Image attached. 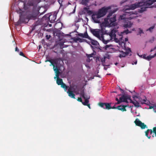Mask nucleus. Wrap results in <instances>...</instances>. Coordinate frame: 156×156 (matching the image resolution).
I'll use <instances>...</instances> for the list:
<instances>
[{
  "mask_svg": "<svg viewBox=\"0 0 156 156\" xmlns=\"http://www.w3.org/2000/svg\"><path fill=\"white\" fill-rule=\"evenodd\" d=\"M118 10V9L111 11L107 16L106 18L104 19V22L101 24V29L100 30L101 34L103 35V32L105 31V27H115L116 26L117 23L115 22L116 21V16L115 15H112V14Z\"/></svg>",
  "mask_w": 156,
  "mask_h": 156,
  "instance_id": "nucleus-1",
  "label": "nucleus"
},
{
  "mask_svg": "<svg viewBox=\"0 0 156 156\" xmlns=\"http://www.w3.org/2000/svg\"><path fill=\"white\" fill-rule=\"evenodd\" d=\"M117 32V30L115 28L113 29L109 34H108L109 33L108 32V31L105 30L103 32V35L106 34L107 36H108L109 37L112 38H114L116 42H119L120 41H122V35L124 33H126V34H127L129 33H130L131 32L130 31H129L127 29L126 30H124L123 32H121V34L119 35L120 37L119 38H118L116 37V33Z\"/></svg>",
  "mask_w": 156,
  "mask_h": 156,
  "instance_id": "nucleus-2",
  "label": "nucleus"
},
{
  "mask_svg": "<svg viewBox=\"0 0 156 156\" xmlns=\"http://www.w3.org/2000/svg\"><path fill=\"white\" fill-rule=\"evenodd\" d=\"M111 9V7L109 6L106 8L103 7L99 9L97 13L92 16V17L94 22L97 23H99L100 20L98 19L104 16L106 14L108 10Z\"/></svg>",
  "mask_w": 156,
  "mask_h": 156,
  "instance_id": "nucleus-3",
  "label": "nucleus"
},
{
  "mask_svg": "<svg viewBox=\"0 0 156 156\" xmlns=\"http://www.w3.org/2000/svg\"><path fill=\"white\" fill-rule=\"evenodd\" d=\"M155 2H156V0H141L140 1L138 2L137 3L132 4L131 7L133 9H135L142 5L147 6L148 8L149 6Z\"/></svg>",
  "mask_w": 156,
  "mask_h": 156,
  "instance_id": "nucleus-4",
  "label": "nucleus"
},
{
  "mask_svg": "<svg viewBox=\"0 0 156 156\" xmlns=\"http://www.w3.org/2000/svg\"><path fill=\"white\" fill-rule=\"evenodd\" d=\"M91 32L95 37L99 40L102 41L104 43L106 44L110 41L109 39L105 40L104 39V36L101 34L100 30L99 29H92L90 30Z\"/></svg>",
  "mask_w": 156,
  "mask_h": 156,
  "instance_id": "nucleus-5",
  "label": "nucleus"
},
{
  "mask_svg": "<svg viewBox=\"0 0 156 156\" xmlns=\"http://www.w3.org/2000/svg\"><path fill=\"white\" fill-rule=\"evenodd\" d=\"M131 5L128 8H125L124 11L125 12V15L129 16L127 18L130 20L133 19L137 17V12L136 11H131V10H134L131 7Z\"/></svg>",
  "mask_w": 156,
  "mask_h": 156,
  "instance_id": "nucleus-6",
  "label": "nucleus"
},
{
  "mask_svg": "<svg viewBox=\"0 0 156 156\" xmlns=\"http://www.w3.org/2000/svg\"><path fill=\"white\" fill-rule=\"evenodd\" d=\"M40 13L39 10H38L36 12H34L32 14H30L28 16V19L30 20H36L37 19L38 16Z\"/></svg>",
  "mask_w": 156,
  "mask_h": 156,
  "instance_id": "nucleus-7",
  "label": "nucleus"
},
{
  "mask_svg": "<svg viewBox=\"0 0 156 156\" xmlns=\"http://www.w3.org/2000/svg\"><path fill=\"white\" fill-rule=\"evenodd\" d=\"M119 99H121V102H125L127 103H128L127 100H129V101H130V100H131V96L127 94H123L122 96L119 98Z\"/></svg>",
  "mask_w": 156,
  "mask_h": 156,
  "instance_id": "nucleus-8",
  "label": "nucleus"
},
{
  "mask_svg": "<svg viewBox=\"0 0 156 156\" xmlns=\"http://www.w3.org/2000/svg\"><path fill=\"white\" fill-rule=\"evenodd\" d=\"M57 13L55 12L51 13L49 20L51 23H54L56 19Z\"/></svg>",
  "mask_w": 156,
  "mask_h": 156,
  "instance_id": "nucleus-9",
  "label": "nucleus"
},
{
  "mask_svg": "<svg viewBox=\"0 0 156 156\" xmlns=\"http://www.w3.org/2000/svg\"><path fill=\"white\" fill-rule=\"evenodd\" d=\"M134 122L136 126L140 127L142 129H144L146 127V125L138 119H136Z\"/></svg>",
  "mask_w": 156,
  "mask_h": 156,
  "instance_id": "nucleus-10",
  "label": "nucleus"
},
{
  "mask_svg": "<svg viewBox=\"0 0 156 156\" xmlns=\"http://www.w3.org/2000/svg\"><path fill=\"white\" fill-rule=\"evenodd\" d=\"M99 106L104 109H110V103H103L100 102L98 103Z\"/></svg>",
  "mask_w": 156,
  "mask_h": 156,
  "instance_id": "nucleus-11",
  "label": "nucleus"
},
{
  "mask_svg": "<svg viewBox=\"0 0 156 156\" xmlns=\"http://www.w3.org/2000/svg\"><path fill=\"white\" fill-rule=\"evenodd\" d=\"M39 3L36 0H29L27 5L29 6H34V7L37 6V4Z\"/></svg>",
  "mask_w": 156,
  "mask_h": 156,
  "instance_id": "nucleus-12",
  "label": "nucleus"
},
{
  "mask_svg": "<svg viewBox=\"0 0 156 156\" xmlns=\"http://www.w3.org/2000/svg\"><path fill=\"white\" fill-rule=\"evenodd\" d=\"M128 107L127 105H121L116 107V108L119 110H121L122 112L126 111V107Z\"/></svg>",
  "mask_w": 156,
  "mask_h": 156,
  "instance_id": "nucleus-13",
  "label": "nucleus"
},
{
  "mask_svg": "<svg viewBox=\"0 0 156 156\" xmlns=\"http://www.w3.org/2000/svg\"><path fill=\"white\" fill-rule=\"evenodd\" d=\"M80 95L85 99H87V100H88L90 98V97L89 95L85 94L83 90L80 91Z\"/></svg>",
  "mask_w": 156,
  "mask_h": 156,
  "instance_id": "nucleus-14",
  "label": "nucleus"
},
{
  "mask_svg": "<svg viewBox=\"0 0 156 156\" xmlns=\"http://www.w3.org/2000/svg\"><path fill=\"white\" fill-rule=\"evenodd\" d=\"M67 93L68 94L69 96L71 97L72 98H75V95L72 91L70 88H69L68 91H67Z\"/></svg>",
  "mask_w": 156,
  "mask_h": 156,
  "instance_id": "nucleus-15",
  "label": "nucleus"
},
{
  "mask_svg": "<svg viewBox=\"0 0 156 156\" xmlns=\"http://www.w3.org/2000/svg\"><path fill=\"white\" fill-rule=\"evenodd\" d=\"M133 25V23L130 21H128L124 24L123 27L125 28H129L131 27Z\"/></svg>",
  "mask_w": 156,
  "mask_h": 156,
  "instance_id": "nucleus-16",
  "label": "nucleus"
},
{
  "mask_svg": "<svg viewBox=\"0 0 156 156\" xmlns=\"http://www.w3.org/2000/svg\"><path fill=\"white\" fill-rule=\"evenodd\" d=\"M78 35L83 37V38H85L89 39L90 38L88 36L87 32H85L84 34L80 33L78 34Z\"/></svg>",
  "mask_w": 156,
  "mask_h": 156,
  "instance_id": "nucleus-17",
  "label": "nucleus"
},
{
  "mask_svg": "<svg viewBox=\"0 0 156 156\" xmlns=\"http://www.w3.org/2000/svg\"><path fill=\"white\" fill-rule=\"evenodd\" d=\"M129 102L133 103L135 107L138 108L141 107V105H140L139 103L136 101H133L132 99L130 100Z\"/></svg>",
  "mask_w": 156,
  "mask_h": 156,
  "instance_id": "nucleus-18",
  "label": "nucleus"
},
{
  "mask_svg": "<svg viewBox=\"0 0 156 156\" xmlns=\"http://www.w3.org/2000/svg\"><path fill=\"white\" fill-rule=\"evenodd\" d=\"M54 70L56 73V76L54 77V78L55 79L56 78H57V79L60 78L59 77V74L60 73L59 69H58L57 68H54Z\"/></svg>",
  "mask_w": 156,
  "mask_h": 156,
  "instance_id": "nucleus-19",
  "label": "nucleus"
},
{
  "mask_svg": "<svg viewBox=\"0 0 156 156\" xmlns=\"http://www.w3.org/2000/svg\"><path fill=\"white\" fill-rule=\"evenodd\" d=\"M142 7L140 8V9H139L138 10L139 12L140 13H141L144 11H145L146 10V9L148 8L147 6H144V5L140 6L138 7Z\"/></svg>",
  "mask_w": 156,
  "mask_h": 156,
  "instance_id": "nucleus-20",
  "label": "nucleus"
},
{
  "mask_svg": "<svg viewBox=\"0 0 156 156\" xmlns=\"http://www.w3.org/2000/svg\"><path fill=\"white\" fill-rule=\"evenodd\" d=\"M20 19L17 22V23L18 24H21L22 23H23L25 19L24 17H23V16L21 14L20 15Z\"/></svg>",
  "mask_w": 156,
  "mask_h": 156,
  "instance_id": "nucleus-21",
  "label": "nucleus"
},
{
  "mask_svg": "<svg viewBox=\"0 0 156 156\" xmlns=\"http://www.w3.org/2000/svg\"><path fill=\"white\" fill-rule=\"evenodd\" d=\"M89 1V0H80V3L82 5L87 6Z\"/></svg>",
  "mask_w": 156,
  "mask_h": 156,
  "instance_id": "nucleus-22",
  "label": "nucleus"
},
{
  "mask_svg": "<svg viewBox=\"0 0 156 156\" xmlns=\"http://www.w3.org/2000/svg\"><path fill=\"white\" fill-rule=\"evenodd\" d=\"M40 25V24H39V22L38 21H36L33 25V27L32 29V30H33L35 29L36 28V27Z\"/></svg>",
  "mask_w": 156,
  "mask_h": 156,
  "instance_id": "nucleus-23",
  "label": "nucleus"
},
{
  "mask_svg": "<svg viewBox=\"0 0 156 156\" xmlns=\"http://www.w3.org/2000/svg\"><path fill=\"white\" fill-rule=\"evenodd\" d=\"M147 130H149V133L150 132L151 134L153 132L155 134V136L156 137V127L153 128V130L151 129H148Z\"/></svg>",
  "mask_w": 156,
  "mask_h": 156,
  "instance_id": "nucleus-24",
  "label": "nucleus"
},
{
  "mask_svg": "<svg viewBox=\"0 0 156 156\" xmlns=\"http://www.w3.org/2000/svg\"><path fill=\"white\" fill-rule=\"evenodd\" d=\"M84 10L86 11L89 14H91L93 12L92 11L89 10V7H85L83 8Z\"/></svg>",
  "mask_w": 156,
  "mask_h": 156,
  "instance_id": "nucleus-25",
  "label": "nucleus"
},
{
  "mask_svg": "<svg viewBox=\"0 0 156 156\" xmlns=\"http://www.w3.org/2000/svg\"><path fill=\"white\" fill-rule=\"evenodd\" d=\"M63 83L62 80V79H57L56 83L58 85H61Z\"/></svg>",
  "mask_w": 156,
  "mask_h": 156,
  "instance_id": "nucleus-26",
  "label": "nucleus"
},
{
  "mask_svg": "<svg viewBox=\"0 0 156 156\" xmlns=\"http://www.w3.org/2000/svg\"><path fill=\"white\" fill-rule=\"evenodd\" d=\"M156 56V53L154 54V55L152 56H147L146 60L148 61L150 60L152 58H154Z\"/></svg>",
  "mask_w": 156,
  "mask_h": 156,
  "instance_id": "nucleus-27",
  "label": "nucleus"
},
{
  "mask_svg": "<svg viewBox=\"0 0 156 156\" xmlns=\"http://www.w3.org/2000/svg\"><path fill=\"white\" fill-rule=\"evenodd\" d=\"M51 13H48L45 15L43 17L45 19V20H49Z\"/></svg>",
  "mask_w": 156,
  "mask_h": 156,
  "instance_id": "nucleus-28",
  "label": "nucleus"
},
{
  "mask_svg": "<svg viewBox=\"0 0 156 156\" xmlns=\"http://www.w3.org/2000/svg\"><path fill=\"white\" fill-rule=\"evenodd\" d=\"M127 55L126 52H123L122 51V54H120L119 55V57L120 58L125 57Z\"/></svg>",
  "mask_w": 156,
  "mask_h": 156,
  "instance_id": "nucleus-29",
  "label": "nucleus"
},
{
  "mask_svg": "<svg viewBox=\"0 0 156 156\" xmlns=\"http://www.w3.org/2000/svg\"><path fill=\"white\" fill-rule=\"evenodd\" d=\"M89 102V101L88 100H87V99H85V101L82 102V103L84 105L86 106V105H87L88 104Z\"/></svg>",
  "mask_w": 156,
  "mask_h": 156,
  "instance_id": "nucleus-30",
  "label": "nucleus"
},
{
  "mask_svg": "<svg viewBox=\"0 0 156 156\" xmlns=\"http://www.w3.org/2000/svg\"><path fill=\"white\" fill-rule=\"evenodd\" d=\"M154 28V26H152L150 28H149L147 30V31H149L151 32H152Z\"/></svg>",
  "mask_w": 156,
  "mask_h": 156,
  "instance_id": "nucleus-31",
  "label": "nucleus"
},
{
  "mask_svg": "<svg viewBox=\"0 0 156 156\" xmlns=\"http://www.w3.org/2000/svg\"><path fill=\"white\" fill-rule=\"evenodd\" d=\"M124 14L123 15H121L120 16V18L122 19V20H123V19H126V17L125 16H126V15H125V12L124 11ZM126 16H127V15H126Z\"/></svg>",
  "mask_w": 156,
  "mask_h": 156,
  "instance_id": "nucleus-32",
  "label": "nucleus"
},
{
  "mask_svg": "<svg viewBox=\"0 0 156 156\" xmlns=\"http://www.w3.org/2000/svg\"><path fill=\"white\" fill-rule=\"evenodd\" d=\"M98 43V42H97L96 41L93 40L91 42V44L94 45H97V44Z\"/></svg>",
  "mask_w": 156,
  "mask_h": 156,
  "instance_id": "nucleus-33",
  "label": "nucleus"
},
{
  "mask_svg": "<svg viewBox=\"0 0 156 156\" xmlns=\"http://www.w3.org/2000/svg\"><path fill=\"white\" fill-rule=\"evenodd\" d=\"M115 100L117 101V102L115 104V105H118L120 104L121 102V99L120 100L118 98H116L115 99Z\"/></svg>",
  "mask_w": 156,
  "mask_h": 156,
  "instance_id": "nucleus-34",
  "label": "nucleus"
},
{
  "mask_svg": "<svg viewBox=\"0 0 156 156\" xmlns=\"http://www.w3.org/2000/svg\"><path fill=\"white\" fill-rule=\"evenodd\" d=\"M58 31H53V34L54 36H59V34L58 33Z\"/></svg>",
  "mask_w": 156,
  "mask_h": 156,
  "instance_id": "nucleus-35",
  "label": "nucleus"
},
{
  "mask_svg": "<svg viewBox=\"0 0 156 156\" xmlns=\"http://www.w3.org/2000/svg\"><path fill=\"white\" fill-rule=\"evenodd\" d=\"M106 58V57L105 56H104L103 58H102V59H101V62L103 63H105V59Z\"/></svg>",
  "mask_w": 156,
  "mask_h": 156,
  "instance_id": "nucleus-36",
  "label": "nucleus"
},
{
  "mask_svg": "<svg viewBox=\"0 0 156 156\" xmlns=\"http://www.w3.org/2000/svg\"><path fill=\"white\" fill-rule=\"evenodd\" d=\"M131 52V50H130V48H128L126 50L125 52L126 53L127 55H128L129 53Z\"/></svg>",
  "mask_w": 156,
  "mask_h": 156,
  "instance_id": "nucleus-37",
  "label": "nucleus"
},
{
  "mask_svg": "<svg viewBox=\"0 0 156 156\" xmlns=\"http://www.w3.org/2000/svg\"><path fill=\"white\" fill-rule=\"evenodd\" d=\"M149 133V130H147L145 132V135L148 138V139H150L151 137V136H148V133Z\"/></svg>",
  "mask_w": 156,
  "mask_h": 156,
  "instance_id": "nucleus-38",
  "label": "nucleus"
},
{
  "mask_svg": "<svg viewBox=\"0 0 156 156\" xmlns=\"http://www.w3.org/2000/svg\"><path fill=\"white\" fill-rule=\"evenodd\" d=\"M154 37H153L152 38L149 40L148 42L150 43H152L153 41H154Z\"/></svg>",
  "mask_w": 156,
  "mask_h": 156,
  "instance_id": "nucleus-39",
  "label": "nucleus"
},
{
  "mask_svg": "<svg viewBox=\"0 0 156 156\" xmlns=\"http://www.w3.org/2000/svg\"><path fill=\"white\" fill-rule=\"evenodd\" d=\"M45 62H51V64H52V65H53V66L54 68L55 66L54 64L53 63V62H52L51 61V60H50V59L47 60H46Z\"/></svg>",
  "mask_w": 156,
  "mask_h": 156,
  "instance_id": "nucleus-40",
  "label": "nucleus"
},
{
  "mask_svg": "<svg viewBox=\"0 0 156 156\" xmlns=\"http://www.w3.org/2000/svg\"><path fill=\"white\" fill-rule=\"evenodd\" d=\"M93 55H94L93 54H89V55H87V57L88 58H90V57H92Z\"/></svg>",
  "mask_w": 156,
  "mask_h": 156,
  "instance_id": "nucleus-41",
  "label": "nucleus"
},
{
  "mask_svg": "<svg viewBox=\"0 0 156 156\" xmlns=\"http://www.w3.org/2000/svg\"><path fill=\"white\" fill-rule=\"evenodd\" d=\"M78 41H79L80 42H82L84 41V39H82L78 37Z\"/></svg>",
  "mask_w": 156,
  "mask_h": 156,
  "instance_id": "nucleus-42",
  "label": "nucleus"
},
{
  "mask_svg": "<svg viewBox=\"0 0 156 156\" xmlns=\"http://www.w3.org/2000/svg\"><path fill=\"white\" fill-rule=\"evenodd\" d=\"M61 87L63 88H64V87H66V86H67L64 83H63L61 84Z\"/></svg>",
  "mask_w": 156,
  "mask_h": 156,
  "instance_id": "nucleus-43",
  "label": "nucleus"
},
{
  "mask_svg": "<svg viewBox=\"0 0 156 156\" xmlns=\"http://www.w3.org/2000/svg\"><path fill=\"white\" fill-rule=\"evenodd\" d=\"M139 31L138 33L139 34H141L142 33H144L143 30L141 29L140 28H139Z\"/></svg>",
  "mask_w": 156,
  "mask_h": 156,
  "instance_id": "nucleus-44",
  "label": "nucleus"
},
{
  "mask_svg": "<svg viewBox=\"0 0 156 156\" xmlns=\"http://www.w3.org/2000/svg\"><path fill=\"white\" fill-rule=\"evenodd\" d=\"M63 0H58V2L59 4H60V6H62V2H63Z\"/></svg>",
  "mask_w": 156,
  "mask_h": 156,
  "instance_id": "nucleus-45",
  "label": "nucleus"
},
{
  "mask_svg": "<svg viewBox=\"0 0 156 156\" xmlns=\"http://www.w3.org/2000/svg\"><path fill=\"white\" fill-rule=\"evenodd\" d=\"M45 37L47 40H48L51 37V36L50 35H46Z\"/></svg>",
  "mask_w": 156,
  "mask_h": 156,
  "instance_id": "nucleus-46",
  "label": "nucleus"
},
{
  "mask_svg": "<svg viewBox=\"0 0 156 156\" xmlns=\"http://www.w3.org/2000/svg\"><path fill=\"white\" fill-rule=\"evenodd\" d=\"M20 55L23 56V57H25V56L23 53L22 52H20Z\"/></svg>",
  "mask_w": 156,
  "mask_h": 156,
  "instance_id": "nucleus-47",
  "label": "nucleus"
},
{
  "mask_svg": "<svg viewBox=\"0 0 156 156\" xmlns=\"http://www.w3.org/2000/svg\"><path fill=\"white\" fill-rule=\"evenodd\" d=\"M77 101L80 102H82V99L81 98H78Z\"/></svg>",
  "mask_w": 156,
  "mask_h": 156,
  "instance_id": "nucleus-48",
  "label": "nucleus"
},
{
  "mask_svg": "<svg viewBox=\"0 0 156 156\" xmlns=\"http://www.w3.org/2000/svg\"><path fill=\"white\" fill-rule=\"evenodd\" d=\"M78 37L77 38H76V37H75L73 39V40L74 41H75V42H77L78 41Z\"/></svg>",
  "mask_w": 156,
  "mask_h": 156,
  "instance_id": "nucleus-49",
  "label": "nucleus"
},
{
  "mask_svg": "<svg viewBox=\"0 0 156 156\" xmlns=\"http://www.w3.org/2000/svg\"><path fill=\"white\" fill-rule=\"evenodd\" d=\"M146 101L145 100V99H144L141 102V103L142 104H145V102Z\"/></svg>",
  "mask_w": 156,
  "mask_h": 156,
  "instance_id": "nucleus-50",
  "label": "nucleus"
},
{
  "mask_svg": "<svg viewBox=\"0 0 156 156\" xmlns=\"http://www.w3.org/2000/svg\"><path fill=\"white\" fill-rule=\"evenodd\" d=\"M109 46L108 45H105V46L104 47L105 48V49L106 50L107 48H109Z\"/></svg>",
  "mask_w": 156,
  "mask_h": 156,
  "instance_id": "nucleus-51",
  "label": "nucleus"
},
{
  "mask_svg": "<svg viewBox=\"0 0 156 156\" xmlns=\"http://www.w3.org/2000/svg\"><path fill=\"white\" fill-rule=\"evenodd\" d=\"M110 109H117V108H116V107H115V106H113V107H111V106H110Z\"/></svg>",
  "mask_w": 156,
  "mask_h": 156,
  "instance_id": "nucleus-52",
  "label": "nucleus"
},
{
  "mask_svg": "<svg viewBox=\"0 0 156 156\" xmlns=\"http://www.w3.org/2000/svg\"><path fill=\"white\" fill-rule=\"evenodd\" d=\"M68 87L67 86L63 88L65 90V91H66L67 90V89H68Z\"/></svg>",
  "mask_w": 156,
  "mask_h": 156,
  "instance_id": "nucleus-53",
  "label": "nucleus"
},
{
  "mask_svg": "<svg viewBox=\"0 0 156 156\" xmlns=\"http://www.w3.org/2000/svg\"><path fill=\"white\" fill-rule=\"evenodd\" d=\"M143 58L145 59H146V58H147V55H143Z\"/></svg>",
  "mask_w": 156,
  "mask_h": 156,
  "instance_id": "nucleus-54",
  "label": "nucleus"
},
{
  "mask_svg": "<svg viewBox=\"0 0 156 156\" xmlns=\"http://www.w3.org/2000/svg\"><path fill=\"white\" fill-rule=\"evenodd\" d=\"M15 51L18 52L19 51V50L17 47H16L15 48Z\"/></svg>",
  "mask_w": 156,
  "mask_h": 156,
  "instance_id": "nucleus-55",
  "label": "nucleus"
},
{
  "mask_svg": "<svg viewBox=\"0 0 156 156\" xmlns=\"http://www.w3.org/2000/svg\"><path fill=\"white\" fill-rule=\"evenodd\" d=\"M90 104H88L87 105H86V106H87L88 107L90 108Z\"/></svg>",
  "mask_w": 156,
  "mask_h": 156,
  "instance_id": "nucleus-56",
  "label": "nucleus"
},
{
  "mask_svg": "<svg viewBox=\"0 0 156 156\" xmlns=\"http://www.w3.org/2000/svg\"><path fill=\"white\" fill-rule=\"evenodd\" d=\"M128 41V38H125V41L126 42Z\"/></svg>",
  "mask_w": 156,
  "mask_h": 156,
  "instance_id": "nucleus-57",
  "label": "nucleus"
},
{
  "mask_svg": "<svg viewBox=\"0 0 156 156\" xmlns=\"http://www.w3.org/2000/svg\"><path fill=\"white\" fill-rule=\"evenodd\" d=\"M120 91H121V93L122 94H123V93H124V90L122 89H120Z\"/></svg>",
  "mask_w": 156,
  "mask_h": 156,
  "instance_id": "nucleus-58",
  "label": "nucleus"
},
{
  "mask_svg": "<svg viewBox=\"0 0 156 156\" xmlns=\"http://www.w3.org/2000/svg\"><path fill=\"white\" fill-rule=\"evenodd\" d=\"M46 11V10H44V11L42 12H41V13L42 14H43V13H44L45 12V11Z\"/></svg>",
  "mask_w": 156,
  "mask_h": 156,
  "instance_id": "nucleus-59",
  "label": "nucleus"
},
{
  "mask_svg": "<svg viewBox=\"0 0 156 156\" xmlns=\"http://www.w3.org/2000/svg\"><path fill=\"white\" fill-rule=\"evenodd\" d=\"M153 108V106H150L149 107V108L150 109H151V108Z\"/></svg>",
  "mask_w": 156,
  "mask_h": 156,
  "instance_id": "nucleus-60",
  "label": "nucleus"
},
{
  "mask_svg": "<svg viewBox=\"0 0 156 156\" xmlns=\"http://www.w3.org/2000/svg\"><path fill=\"white\" fill-rule=\"evenodd\" d=\"M154 50L153 49H152L150 51H151V52H152V51H153Z\"/></svg>",
  "mask_w": 156,
  "mask_h": 156,
  "instance_id": "nucleus-61",
  "label": "nucleus"
},
{
  "mask_svg": "<svg viewBox=\"0 0 156 156\" xmlns=\"http://www.w3.org/2000/svg\"><path fill=\"white\" fill-rule=\"evenodd\" d=\"M75 8L74 9L73 11V13L75 12Z\"/></svg>",
  "mask_w": 156,
  "mask_h": 156,
  "instance_id": "nucleus-62",
  "label": "nucleus"
},
{
  "mask_svg": "<svg viewBox=\"0 0 156 156\" xmlns=\"http://www.w3.org/2000/svg\"><path fill=\"white\" fill-rule=\"evenodd\" d=\"M153 49H154V50H155V49H156V46H155V47H154V48H153Z\"/></svg>",
  "mask_w": 156,
  "mask_h": 156,
  "instance_id": "nucleus-63",
  "label": "nucleus"
},
{
  "mask_svg": "<svg viewBox=\"0 0 156 156\" xmlns=\"http://www.w3.org/2000/svg\"><path fill=\"white\" fill-rule=\"evenodd\" d=\"M137 61L135 62H134L135 64H137Z\"/></svg>",
  "mask_w": 156,
  "mask_h": 156,
  "instance_id": "nucleus-64",
  "label": "nucleus"
}]
</instances>
